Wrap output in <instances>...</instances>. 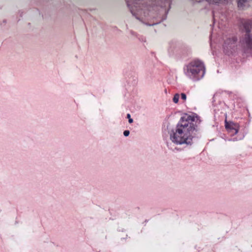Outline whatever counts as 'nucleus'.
I'll return each mask as SVG.
<instances>
[{
	"label": "nucleus",
	"mask_w": 252,
	"mask_h": 252,
	"mask_svg": "<svg viewBox=\"0 0 252 252\" xmlns=\"http://www.w3.org/2000/svg\"><path fill=\"white\" fill-rule=\"evenodd\" d=\"M197 117L190 115L181 118L176 127L170 131V139L177 145L191 146L197 131Z\"/></svg>",
	"instance_id": "f257e3e1"
},
{
	"label": "nucleus",
	"mask_w": 252,
	"mask_h": 252,
	"mask_svg": "<svg viewBox=\"0 0 252 252\" xmlns=\"http://www.w3.org/2000/svg\"><path fill=\"white\" fill-rule=\"evenodd\" d=\"M180 97V95L178 94H176L173 98V101L174 103H177L179 101V99Z\"/></svg>",
	"instance_id": "6e6552de"
},
{
	"label": "nucleus",
	"mask_w": 252,
	"mask_h": 252,
	"mask_svg": "<svg viewBox=\"0 0 252 252\" xmlns=\"http://www.w3.org/2000/svg\"><path fill=\"white\" fill-rule=\"evenodd\" d=\"M127 118L128 119V122L129 123H132L133 122V120L132 118H131L130 115L129 114H127L126 116Z\"/></svg>",
	"instance_id": "1a4fd4ad"
},
{
	"label": "nucleus",
	"mask_w": 252,
	"mask_h": 252,
	"mask_svg": "<svg viewBox=\"0 0 252 252\" xmlns=\"http://www.w3.org/2000/svg\"><path fill=\"white\" fill-rule=\"evenodd\" d=\"M181 98L184 100H186V99H187V96H186V94L184 93H182L181 94Z\"/></svg>",
	"instance_id": "9d476101"
},
{
	"label": "nucleus",
	"mask_w": 252,
	"mask_h": 252,
	"mask_svg": "<svg viewBox=\"0 0 252 252\" xmlns=\"http://www.w3.org/2000/svg\"><path fill=\"white\" fill-rule=\"evenodd\" d=\"M205 70L204 64L201 61L194 60L184 67V73L190 79L196 80L204 76Z\"/></svg>",
	"instance_id": "7ed1b4c3"
},
{
	"label": "nucleus",
	"mask_w": 252,
	"mask_h": 252,
	"mask_svg": "<svg viewBox=\"0 0 252 252\" xmlns=\"http://www.w3.org/2000/svg\"><path fill=\"white\" fill-rule=\"evenodd\" d=\"M225 127L226 128H230L235 130V133L236 134L238 132V130L235 128H234L231 124H229L228 123H225Z\"/></svg>",
	"instance_id": "0eeeda50"
},
{
	"label": "nucleus",
	"mask_w": 252,
	"mask_h": 252,
	"mask_svg": "<svg viewBox=\"0 0 252 252\" xmlns=\"http://www.w3.org/2000/svg\"><path fill=\"white\" fill-rule=\"evenodd\" d=\"M206 0L210 3L219 4V3H223L226 0Z\"/></svg>",
	"instance_id": "423d86ee"
},
{
	"label": "nucleus",
	"mask_w": 252,
	"mask_h": 252,
	"mask_svg": "<svg viewBox=\"0 0 252 252\" xmlns=\"http://www.w3.org/2000/svg\"><path fill=\"white\" fill-rule=\"evenodd\" d=\"M129 131L128 130H126L124 131V135L126 137L129 135Z\"/></svg>",
	"instance_id": "9b49d317"
},
{
	"label": "nucleus",
	"mask_w": 252,
	"mask_h": 252,
	"mask_svg": "<svg viewBox=\"0 0 252 252\" xmlns=\"http://www.w3.org/2000/svg\"><path fill=\"white\" fill-rule=\"evenodd\" d=\"M237 40L236 37L233 36L225 40L223 44V49L226 53H228L229 51L235 47Z\"/></svg>",
	"instance_id": "39448f33"
},
{
	"label": "nucleus",
	"mask_w": 252,
	"mask_h": 252,
	"mask_svg": "<svg viewBox=\"0 0 252 252\" xmlns=\"http://www.w3.org/2000/svg\"><path fill=\"white\" fill-rule=\"evenodd\" d=\"M171 1L172 0H126L127 5L132 15L142 22L158 6L164 8V13L167 15Z\"/></svg>",
	"instance_id": "f03ea898"
},
{
	"label": "nucleus",
	"mask_w": 252,
	"mask_h": 252,
	"mask_svg": "<svg viewBox=\"0 0 252 252\" xmlns=\"http://www.w3.org/2000/svg\"><path fill=\"white\" fill-rule=\"evenodd\" d=\"M175 150L178 151L179 150V149H178L177 148H175L174 149H172V151H174Z\"/></svg>",
	"instance_id": "f8f14e48"
},
{
	"label": "nucleus",
	"mask_w": 252,
	"mask_h": 252,
	"mask_svg": "<svg viewBox=\"0 0 252 252\" xmlns=\"http://www.w3.org/2000/svg\"><path fill=\"white\" fill-rule=\"evenodd\" d=\"M242 24L246 34L243 40V43L248 49L252 51V36L250 32L252 28V22L251 20H243Z\"/></svg>",
	"instance_id": "20e7f679"
}]
</instances>
